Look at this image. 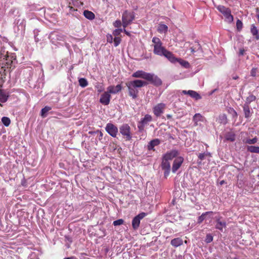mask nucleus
<instances>
[{"instance_id": "obj_32", "label": "nucleus", "mask_w": 259, "mask_h": 259, "mask_svg": "<svg viewBox=\"0 0 259 259\" xmlns=\"http://www.w3.org/2000/svg\"><path fill=\"white\" fill-rule=\"evenodd\" d=\"M257 141V138L256 137H254V138L252 139H245L243 140V142L245 144H254L256 143Z\"/></svg>"}, {"instance_id": "obj_38", "label": "nucleus", "mask_w": 259, "mask_h": 259, "mask_svg": "<svg viewBox=\"0 0 259 259\" xmlns=\"http://www.w3.org/2000/svg\"><path fill=\"white\" fill-rule=\"evenodd\" d=\"M243 27V23L241 20L238 19L236 22V29L238 31H240Z\"/></svg>"}, {"instance_id": "obj_37", "label": "nucleus", "mask_w": 259, "mask_h": 259, "mask_svg": "<svg viewBox=\"0 0 259 259\" xmlns=\"http://www.w3.org/2000/svg\"><path fill=\"white\" fill-rule=\"evenodd\" d=\"M2 122L6 126H8L10 124L11 120L9 117H3L2 118Z\"/></svg>"}, {"instance_id": "obj_6", "label": "nucleus", "mask_w": 259, "mask_h": 259, "mask_svg": "<svg viewBox=\"0 0 259 259\" xmlns=\"http://www.w3.org/2000/svg\"><path fill=\"white\" fill-rule=\"evenodd\" d=\"M119 132L126 141H130L132 136L131 132V127L128 124H123L119 127Z\"/></svg>"}, {"instance_id": "obj_5", "label": "nucleus", "mask_w": 259, "mask_h": 259, "mask_svg": "<svg viewBox=\"0 0 259 259\" xmlns=\"http://www.w3.org/2000/svg\"><path fill=\"white\" fill-rule=\"evenodd\" d=\"M5 59V66L2 67V68L0 69L1 77L2 78H5V76L6 75V74L5 73V68H6V66H7V68H11L13 64V60H15L16 59L15 58H13V56H9L8 55H6Z\"/></svg>"}, {"instance_id": "obj_44", "label": "nucleus", "mask_w": 259, "mask_h": 259, "mask_svg": "<svg viewBox=\"0 0 259 259\" xmlns=\"http://www.w3.org/2000/svg\"><path fill=\"white\" fill-rule=\"evenodd\" d=\"M95 88L97 89L98 92L100 93L104 91V88L102 85L98 83L97 85L95 86Z\"/></svg>"}, {"instance_id": "obj_26", "label": "nucleus", "mask_w": 259, "mask_h": 259, "mask_svg": "<svg viewBox=\"0 0 259 259\" xmlns=\"http://www.w3.org/2000/svg\"><path fill=\"white\" fill-rule=\"evenodd\" d=\"M157 31L160 33H166L168 31V27L162 24H159L158 26Z\"/></svg>"}, {"instance_id": "obj_62", "label": "nucleus", "mask_w": 259, "mask_h": 259, "mask_svg": "<svg viewBox=\"0 0 259 259\" xmlns=\"http://www.w3.org/2000/svg\"><path fill=\"white\" fill-rule=\"evenodd\" d=\"M258 177H259V174H258Z\"/></svg>"}, {"instance_id": "obj_35", "label": "nucleus", "mask_w": 259, "mask_h": 259, "mask_svg": "<svg viewBox=\"0 0 259 259\" xmlns=\"http://www.w3.org/2000/svg\"><path fill=\"white\" fill-rule=\"evenodd\" d=\"M79 84L82 88H85L88 85L87 80L84 78H81L78 80Z\"/></svg>"}, {"instance_id": "obj_39", "label": "nucleus", "mask_w": 259, "mask_h": 259, "mask_svg": "<svg viewBox=\"0 0 259 259\" xmlns=\"http://www.w3.org/2000/svg\"><path fill=\"white\" fill-rule=\"evenodd\" d=\"M121 41V39L120 37L115 36L113 39L114 45L115 47H117Z\"/></svg>"}, {"instance_id": "obj_1", "label": "nucleus", "mask_w": 259, "mask_h": 259, "mask_svg": "<svg viewBox=\"0 0 259 259\" xmlns=\"http://www.w3.org/2000/svg\"><path fill=\"white\" fill-rule=\"evenodd\" d=\"M147 84V82L140 79L132 80L125 83L128 89V95L133 99H136L138 96L139 91L137 88H142Z\"/></svg>"}, {"instance_id": "obj_48", "label": "nucleus", "mask_w": 259, "mask_h": 259, "mask_svg": "<svg viewBox=\"0 0 259 259\" xmlns=\"http://www.w3.org/2000/svg\"><path fill=\"white\" fill-rule=\"evenodd\" d=\"M99 134L98 139L99 141H101L103 139V134L101 131L99 130V132L97 133Z\"/></svg>"}, {"instance_id": "obj_40", "label": "nucleus", "mask_w": 259, "mask_h": 259, "mask_svg": "<svg viewBox=\"0 0 259 259\" xmlns=\"http://www.w3.org/2000/svg\"><path fill=\"white\" fill-rule=\"evenodd\" d=\"M124 223L123 220L120 219L114 221L113 223V225L115 226H119L122 225Z\"/></svg>"}, {"instance_id": "obj_22", "label": "nucleus", "mask_w": 259, "mask_h": 259, "mask_svg": "<svg viewBox=\"0 0 259 259\" xmlns=\"http://www.w3.org/2000/svg\"><path fill=\"white\" fill-rule=\"evenodd\" d=\"M205 118L200 113L195 114L193 117V121L194 122L195 126L199 124V122H203Z\"/></svg>"}, {"instance_id": "obj_27", "label": "nucleus", "mask_w": 259, "mask_h": 259, "mask_svg": "<svg viewBox=\"0 0 259 259\" xmlns=\"http://www.w3.org/2000/svg\"><path fill=\"white\" fill-rule=\"evenodd\" d=\"M152 120V117L149 114H146L143 118H142L140 122L145 124L147 125L149 122Z\"/></svg>"}, {"instance_id": "obj_28", "label": "nucleus", "mask_w": 259, "mask_h": 259, "mask_svg": "<svg viewBox=\"0 0 259 259\" xmlns=\"http://www.w3.org/2000/svg\"><path fill=\"white\" fill-rule=\"evenodd\" d=\"M83 15L86 18L89 20H93L95 17V14L92 12L88 10L84 11Z\"/></svg>"}, {"instance_id": "obj_36", "label": "nucleus", "mask_w": 259, "mask_h": 259, "mask_svg": "<svg viewBox=\"0 0 259 259\" xmlns=\"http://www.w3.org/2000/svg\"><path fill=\"white\" fill-rule=\"evenodd\" d=\"M51 110V107L49 106H45L41 110V116L43 117H46V113Z\"/></svg>"}, {"instance_id": "obj_61", "label": "nucleus", "mask_w": 259, "mask_h": 259, "mask_svg": "<svg viewBox=\"0 0 259 259\" xmlns=\"http://www.w3.org/2000/svg\"><path fill=\"white\" fill-rule=\"evenodd\" d=\"M0 106H1V107H3V104H2V103H0Z\"/></svg>"}, {"instance_id": "obj_29", "label": "nucleus", "mask_w": 259, "mask_h": 259, "mask_svg": "<svg viewBox=\"0 0 259 259\" xmlns=\"http://www.w3.org/2000/svg\"><path fill=\"white\" fill-rule=\"evenodd\" d=\"M9 96L3 91L0 90V102L5 103L8 100Z\"/></svg>"}, {"instance_id": "obj_42", "label": "nucleus", "mask_w": 259, "mask_h": 259, "mask_svg": "<svg viewBox=\"0 0 259 259\" xmlns=\"http://www.w3.org/2000/svg\"><path fill=\"white\" fill-rule=\"evenodd\" d=\"M122 25V23H121V22L119 20H116L113 23V25L115 27L119 28L121 27V26Z\"/></svg>"}, {"instance_id": "obj_25", "label": "nucleus", "mask_w": 259, "mask_h": 259, "mask_svg": "<svg viewBox=\"0 0 259 259\" xmlns=\"http://www.w3.org/2000/svg\"><path fill=\"white\" fill-rule=\"evenodd\" d=\"M250 32L256 40H259V31L254 24L251 25Z\"/></svg>"}, {"instance_id": "obj_45", "label": "nucleus", "mask_w": 259, "mask_h": 259, "mask_svg": "<svg viewBox=\"0 0 259 259\" xmlns=\"http://www.w3.org/2000/svg\"><path fill=\"white\" fill-rule=\"evenodd\" d=\"M146 125L142 123L140 121L139 122L138 124V129L139 130V131L141 132L142 131L144 130V127H145V126Z\"/></svg>"}, {"instance_id": "obj_51", "label": "nucleus", "mask_w": 259, "mask_h": 259, "mask_svg": "<svg viewBox=\"0 0 259 259\" xmlns=\"http://www.w3.org/2000/svg\"><path fill=\"white\" fill-rule=\"evenodd\" d=\"M244 53H245L244 49H240L239 50V56H243V55H244Z\"/></svg>"}, {"instance_id": "obj_34", "label": "nucleus", "mask_w": 259, "mask_h": 259, "mask_svg": "<svg viewBox=\"0 0 259 259\" xmlns=\"http://www.w3.org/2000/svg\"><path fill=\"white\" fill-rule=\"evenodd\" d=\"M256 97L253 95H250L246 98V101L244 104H247L249 106L251 102L254 101L256 100Z\"/></svg>"}, {"instance_id": "obj_11", "label": "nucleus", "mask_w": 259, "mask_h": 259, "mask_svg": "<svg viewBox=\"0 0 259 259\" xmlns=\"http://www.w3.org/2000/svg\"><path fill=\"white\" fill-rule=\"evenodd\" d=\"M183 161L184 158L183 157H177L174 161L172 166V171L174 173L176 172L177 170L180 167Z\"/></svg>"}, {"instance_id": "obj_41", "label": "nucleus", "mask_w": 259, "mask_h": 259, "mask_svg": "<svg viewBox=\"0 0 259 259\" xmlns=\"http://www.w3.org/2000/svg\"><path fill=\"white\" fill-rule=\"evenodd\" d=\"M212 240H213V236L209 234H207L206 236L205 239V242H206L207 243H210L211 242H212Z\"/></svg>"}, {"instance_id": "obj_8", "label": "nucleus", "mask_w": 259, "mask_h": 259, "mask_svg": "<svg viewBox=\"0 0 259 259\" xmlns=\"http://www.w3.org/2000/svg\"><path fill=\"white\" fill-rule=\"evenodd\" d=\"M166 105L164 103H158L153 108V113L156 117H159L164 112Z\"/></svg>"}, {"instance_id": "obj_3", "label": "nucleus", "mask_w": 259, "mask_h": 259, "mask_svg": "<svg viewBox=\"0 0 259 259\" xmlns=\"http://www.w3.org/2000/svg\"><path fill=\"white\" fill-rule=\"evenodd\" d=\"M216 8L225 16L226 22L231 23L233 21L234 17L231 14V11L229 8L223 5H218Z\"/></svg>"}, {"instance_id": "obj_31", "label": "nucleus", "mask_w": 259, "mask_h": 259, "mask_svg": "<svg viewBox=\"0 0 259 259\" xmlns=\"http://www.w3.org/2000/svg\"><path fill=\"white\" fill-rule=\"evenodd\" d=\"M177 62H179L182 66L186 68H188L190 66L189 62L180 58H178Z\"/></svg>"}, {"instance_id": "obj_19", "label": "nucleus", "mask_w": 259, "mask_h": 259, "mask_svg": "<svg viewBox=\"0 0 259 259\" xmlns=\"http://www.w3.org/2000/svg\"><path fill=\"white\" fill-rule=\"evenodd\" d=\"M221 217H216V225L215 226L217 229L221 231H223V228L226 227V223L225 221H222L221 220Z\"/></svg>"}, {"instance_id": "obj_24", "label": "nucleus", "mask_w": 259, "mask_h": 259, "mask_svg": "<svg viewBox=\"0 0 259 259\" xmlns=\"http://www.w3.org/2000/svg\"><path fill=\"white\" fill-rule=\"evenodd\" d=\"M183 241L181 238H176L172 239L170 241L171 245L175 247H177L183 244Z\"/></svg>"}, {"instance_id": "obj_49", "label": "nucleus", "mask_w": 259, "mask_h": 259, "mask_svg": "<svg viewBox=\"0 0 259 259\" xmlns=\"http://www.w3.org/2000/svg\"><path fill=\"white\" fill-rule=\"evenodd\" d=\"M227 140L230 141L231 142H233L235 141V138L234 135L231 136L230 137H227Z\"/></svg>"}, {"instance_id": "obj_47", "label": "nucleus", "mask_w": 259, "mask_h": 259, "mask_svg": "<svg viewBox=\"0 0 259 259\" xmlns=\"http://www.w3.org/2000/svg\"><path fill=\"white\" fill-rule=\"evenodd\" d=\"M206 156V154L205 153H199L198 155V158L200 160H203Z\"/></svg>"}, {"instance_id": "obj_15", "label": "nucleus", "mask_w": 259, "mask_h": 259, "mask_svg": "<svg viewBox=\"0 0 259 259\" xmlns=\"http://www.w3.org/2000/svg\"><path fill=\"white\" fill-rule=\"evenodd\" d=\"M149 75V79H148L147 81L156 86H159L162 84V81L158 77L151 73H150Z\"/></svg>"}, {"instance_id": "obj_43", "label": "nucleus", "mask_w": 259, "mask_h": 259, "mask_svg": "<svg viewBox=\"0 0 259 259\" xmlns=\"http://www.w3.org/2000/svg\"><path fill=\"white\" fill-rule=\"evenodd\" d=\"M106 37H107V41L108 42L112 43L113 42L114 39H113V36L111 34H108L106 35Z\"/></svg>"}, {"instance_id": "obj_17", "label": "nucleus", "mask_w": 259, "mask_h": 259, "mask_svg": "<svg viewBox=\"0 0 259 259\" xmlns=\"http://www.w3.org/2000/svg\"><path fill=\"white\" fill-rule=\"evenodd\" d=\"M183 94L185 95H189L192 98L195 99L196 100H199L201 98L200 95L196 92L192 90L182 91Z\"/></svg>"}, {"instance_id": "obj_14", "label": "nucleus", "mask_w": 259, "mask_h": 259, "mask_svg": "<svg viewBox=\"0 0 259 259\" xmlns=\"http://www.w3.org/2000/svg\"><path fill=\"white\" fill-rule=\"evenodd\" d=\"M179 154V153L177 150H172L170 151L167 152L163 155V158L167 160H171L173 158L177 157Z\"/></svg>"}, {"instance_id": "obj_4", "label": "nucleus", "mask_w": 259, "mask_h": 259, "mask_svg": "<svg viewBox=\"0 0 259 259\" xmlns=\"http://www.w3.org/2000/svg\"><path fill=\"white\" fill-rule=\"evenodd\" d=\"M135 14L134 12H130L127 10L125 11L122 15V22L123 28L126 27L131 24L135 19Z\"/></svg>"}, {"instance_id": "obj_33", "label": "nucleus", "mask_w": 259, "mask_h": 259, "mask_svg": "<svg viewBox=\"0 0 259 259\" xmlns=\"http://www.w3.org/2000/svg\"><path fill=\"white\" fill-rule=\"evenodd\" d=\"M212 211H207L203 213L200 216H199L198 218L197 222L198 224L201 223L205 219V216L209 213H212Z\"/></svg>"}, {"instance_id": "obj_2", "label": "nucleus", "mask_w": 259, "mask_h": 259, "mask_svg": "<svg viewBox=\"0 0 259 259\" xmlns=\"http://www.w3.org/2000/svg\"><path fill=\"white\" fill-rule=\"evenodd\" d=\"M153 45V53L154 54L162 56L166 51V49L162 46V43L160 39L157 37H154L152 40Z\"/></svg>"}, {"instance_id": "obj_50", "label": "nucleus", "mask_w": 259, "mask_h": 259, "mask_svg": "<svg viewBox=\"0 0 259 259\" xmlns=\"http://www.w3.org/2000/svg\"><path fill=\"white\" fill-rule=\"evenodd\" d=\"M120 34L119 33V31H118V30L117 29H116L115 30H114L113 32V35L115 37V36H118V35H119Z\"/></svg>"}, {"instance_id": "obj_23", "label": "nucleus", "mask_w": 259, "mask_h": 259, "mask_svg": "<svg viewBox=\"0 0 259 259\" xmlns=\"http://www.w3.org/2000/svg\"><path fill=\"white\" fill-rule=\"evenodd\" d=\"M192 45L190 47V49L192 53H194L199 50H201V46L198 41H195L194 44H191Z\"/></svg>"}, {"instance_id": "obj_13", "label": "nucleus", "mask_w": 259, "mask_h": 259, "mask_svg": "<svg viewBox=\"0 0 259 259\" xmlns=\"http://www.w3.org/2000/svg\"><path fill=\"white\" fill-rule=\"evenodd\" d=\"M111 98V95L107 92H105L101 95L100 102L104 105H108L110 103Z\"/></svg>"}, {"instance_id": "obj_30", "label": "nucleus", "mask_w": 259, "mask_h": 259, "mask_svg": "<svg viewBox=\"0 0 259 259\" xmlns=\"http://www.w3.org/2000/svg\"><path fill=\"white\" fill-rule=\"evenodd\" d=\"M247 150L251 153H259V147L258 146H248Z\"/></svg>"}, {"instance_id": "obj_60", "label": "nucleus", "mask_w": 259, "mask_h": 259, "mask_svg": "<svg viewBox=\"0 0 259 259\" xmlns=\"http://www.w3.org/2000/svg\"><path fill=\"white\" fill-rule=\"evenodd\" d=\"M238 78V76H236V77H233V79H237Z\"/></svg>"}, {"instance_id": "obj_16", "label": "nucleus", "mask_w": 259, "mask_h": 259, "mask_svg": "<svg viewBox=\"0 0 259 259\" xmlns=\"http://www.w3.org/2000/svg\"><path fill=\"white\" fill-rule=\"evenodd\" d=\"M122 90V87L121 84H117L116 86L110 85L107 88V92L110 94H116Z\"/></svg>"}, {"instance_id": "obj_46", "label": "nucleus", "mask_w": 259, "mask_h": 259, "mask_svg": "<svg viewBox=\"0 0 259 259\" xmlns=\"http://www.w3.org/2000/svg\"><path fill=\"white\" fill-rule=\"evenodd\" d=\"M256 71H257L256 68H252L250 72L251 75L253 77L255 76L256 74Z\"/></svg>"}, {"instance_id": "obj_59", "label": "nucleus", "mask_w": 259, "mask_h": 259, "mask_svg": "<svg viewBox=\"0 0 259 259\" xmlns=\"http://www.w3.org/2000/svg\"><path fill=\"white\" fill-rule=\"evenodd\" d=\"M224 183V181H222L221 182H220V184L221 185H223Z\"/></svg>"}, {"instance_id": "obj_57", "label": "nucleus", "mask_w": 259, "mask_h": 259, "mask_svg": "<svg viewBox=\"0 0 259 259\" xmlns=\"http://www.w3.org/2000/svg\"><path fill=\"white\" fill-rule=\"evenodd\" d=\"M117 29L118 30V31H119V32L120 34L122 31V29H121V28H118V29Z\"/></svg>"}, {"instance_id": "obj_55", "label": "nucleus", "mask_w": 259, "mask_h": 259, "mask_svg": "<svg viewBox=\"0 0 259 259\" xmlns=\"http://www.w3.org/2000/svg\"><path fill=\"white\" fill-rule=\"evenodd\" d=\"M166 117H167L168 119L171 118V117H172V115H170V114H167V115H166Z\"/></svg>"}, {"instance_id": "obj_21", "label": "nucleus", "mask_w": 259, "mask_h": 259, "mask_svg": "<svg viewBox=\"0 0 259 259\" xmlns=\"http://www.w3.org/2000/svg\"><path fill=\"white\" fill-rule=\"evenodd\" d=\"M160 143V141L159 139H154L148 143L147 145V149L148 150H153L154 151L155 150L154 147L159 145Z\"/></svg>"}, {"instance_id": "obj_53", "label": "nucleus", "mask_w": 259, "mask_h": 259, "mask_svg": "<svg viewBox=\"0 0 259 259\" xmlns=\"http://www.w3.org/2000/svg\"><path fill=\"white\" fill-rule=\"evenodd\" d=\"M98 132H99V130H97L96 131H90L89 132V134L90 135H95L97 134Z\"/></svg>"}, {"instance_id": "obj_12", "label": "nucleus", "mask_w": 259, "mask_h": 259, "mask_svg": "<svg viewBox=\"0 0 259 259\" xmlns=\"http://www.w3.org/2000/svg\"><path fill=\"white\" fill-rule=\"evenodd\" d=\"M150 73L146 72L143 70H138L133 73L132 77L135 78H141L147 80L149 79Z\"/></svg>"}, {"instance_id": "obj_10", "label": "nucleus", "mask_w": 259, "mask_h": 259, "mask_svg": "<svg viewBox=\"0 0 259 259\" xmlns=\"http://www.w3.org/2000/svg\"><path fill=\"white\" fill-rule=\"evenodd\" d=\"M161 168L164 170V175L165 178H166L169 174L170 169V164L168 160H165L164 158L162 157V161L161 162Z\"/></svg>"}, {"instance_id": "obj_56", "label": "nucleus", "mask_w": 259, "mask_h": 259, "mask_svg": "<svg viewBox=\"0 0 259 259\" xmlns=\"http://www.w3.org/2000/svg\"><path fill=\"white\" fill-rule=\"evenodd\" d=\"M222 117H223V119L226 120L227 119V116L225 114H223Z\"/></svg>"}, {"instance_id": "obj_58", "label": "nucleus", "mask_w": 259, "mask_h": 259, "mask_svg": "<svg viewBox=\"0 0 259 259\" xmlns=\"http://www.w3.org/2000/svg\"><path fill=\"white\" fill-rule=\"evenodd\" d=\"M73 257H67V258H65L64 259H73Z\"/></svg>"}, {"instance_id": "obj_52", "label": "nucleus", "mask_w": 259, "mask_h": 259, "mask_svg": "<svg viewBox=\"0 0 259 259\" xmlns=\"http://www.w3.org/2000/svg\"><path fill=\"white\" fill-rule=\"evenodd\" d=\"M230 110L231 112H233V116H235V117L237 116V113L233 108H230Z\"/></svg>"}, {"instance_id": "obj_18", "label": "nucleus", "mask_w": 259, "mask_h": 259, "mask_svg": "<svg viewBox=\"0 0 259 259\" xmlns=\"http://www.w3.org/2000/svg\"><path fill=\"white\" fill-rule=\"evenodd\" d=\"M163 56L166 57L172 63H176L178 60V58L175 57L174 55L167 50L165 51Z\"/></svg>"}, {"instance_id": "obj_7", "label": "nucleus", "mask_w": 259, "mask_h": 259, "mask_svg": "<svg viewBox=\"0 0 259 259\" xmlns=\"http://www.w3.org/2000/svg\"><path fill=\"white\" fill-rule=\"evenodd\" d=\"M146 214L145 212H141L134 218L132 220V224L134 230H137L139 227L141 220L143 219Z\"/></svg>"}, {"instance_id": "obj_9", "label": "nucleus", "mask_w": 259, "mask_h": 259, "mask_svg": "<svg viewBox=\"0 0 259 259\" xmlns=\"http://www.w3.org/2000/svg\"><path fill=\"white\" fill-rule=\"evenodd\" d=\"M106 131L112 137H116L117 132L118 128L113 124L108 123L107 124L105 127Z\"/></svg>"}, {"instance_id": "obj_20", "label": "nucleus", "mask_w": 259, "mask_h": 259, "mask_svg": "<svg viewBox=\"0 0 259 259\" xmlns=\"http://www.w3.org/2000/svg\"><path fill=\"white\" fill-rule=\"evenodd\" d=\"M242 107L245 117L247 119L250 118L252 114V110L250 107V106L247 104H244Z\"/></svg>"}, {"instance_id": "obj_54", "label": "nucleus", "mask_w": 259, "mask_h": 259, "mask_svg": "<svg viewBox=\"0 0 259 259\" xmlns=\"http://www.w3.org/2000/svg\"><path fill=\"white\" fill-rule=\"evenodd\" d=\"M123 31L127 36H131L130 33L129 32H128L127 31H126V30L125 29V28H124Z\"/></svg>"}]
</instances>
